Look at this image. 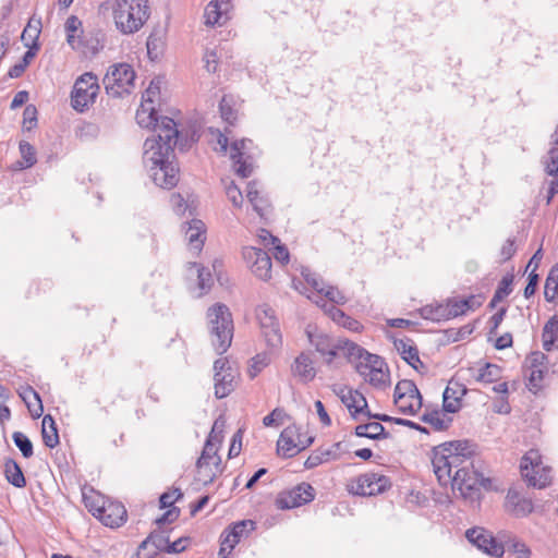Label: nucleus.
Instances as JSON below:
<instances>
[{
	"mask_svg": "<svg viewBox=\"0 0 558 558\" xmlns=\"http://www.w3.org/2000/svg\"><path fill=\"white\" fill-rule=\"evenodd\" d=\"M140 126L153 129L154 134L144 143L143 163L153 182L166 190L174 187L179 182V167L174 161V147L185 144L180 140V132L173 119L159 117L155 108H146L136 112Z\"/></svg>",
	"mask_w": 558,
	"mask_h": 558,
	"instance_id": "1",
	"label": "nucleus"
},
{
	"mask_svg": "<svg viewBox=\"0 0 558 558\" xmlns=\"http://www.w3.org/2000/svg\"><path fill=\"white\" fill-rule=\"evenodd\" d=\"M475 445L469 440L444 442L434 447L432 465L440 485H451L452 492L464 499L474 500L480 488L489 480L476 466Z\"/></svg>",
	"mask_w": 558,
	"mask_h": 558,
	"instance_id": "2",
	"label": "nucleus"
},
{
	"mask_svg": "<svg viewBox=\"0 0 558 558\" xmlns=\"http://www.w3.org/2000/svg\"><path fill=\"white\" fill-rule=\"evenodd\" d=\"M210 343L217 354H223L232 343L234 325L229 307L216 303L207 310Z\"/></svg>",
	"mask_w": 558,
	"mask_h": 558,
	"instance_id": "3",
	"label": "nucleus"
},
{
	"mask_svg": "<svg viewBox=\"0 0 558 558\" xmlns=\"http://www.w3.org/2000/svg\"><path fill=\"white\" fill-rule=\"evenodd\" d=\"M150 16L148 0H116L113 19L117 28L125 35L138 32Z\"/></svg>",
	"mask_w": 558,
	"mask_h": 558,
	"instance_id": "4",
	"label": "nucleus"
},
{
	"mask_svg": "<svg viewBox=\"0 0 558 558\" xmlns=\"http://www.w3.org/2000/svg\"><path fill=\"white\" fill-rule=\"evenodd\" d=\"M520 470L523 478L533 487L544 488L550 484L551 469L543 465L537 450H530L524 454Z\"/></svg>",
	"mask_w": 558,
	"mask_h": 558,
	"instance_id": "5",
	"label": "nucleus"
},
{
	"mask_svg": "<svg viewBox=\"0 0 558 558\" xmlns=\"http://www.w3.org/2000/svg\"><path fill=\"white\" fill-rule=\"evenodd\" d=\"M134 80L135 72L132 66L126 63H120L109 68L104 77V85L108 94L120 97L124 93H130Z\"/></svg>",
	"mask_w": 558,
	"mask_h": 558,
	"instance_id": "6",
	"label": "nucleus"
},
{
	"mask_svg": "<svg viewBox=\"0 0 558 558\" xmlns=\"http://www.w3.org/2000/svg\"><path fill=\"white\" fill-rule=\"evenodd\" d=\"M99 85L97 77L92 73L80 76L71 93V105L74 110L84 112L94 101L98 94Z\"/></svg>",
	"mask_w": 558,
	"mask_h": 558,
	"instance_id": "7",
	"label": "nucleus"
},
{
	"mask_svg": "<svg viewBox=\"0 0 558 558\" xmlns=\"http://www.w3.org/2000/svg\"><path fill=\"white\" fill-rule=\"evenodd\" d=\"M356 372L377 389H385L390 384V375L385 361L377 354L367 355L366 362L355 365Z\"/></svg>",
	"mask_w": 558,
	"mask_h": 558,
	"instance_id": "8",
	"label": "nucleus"
},
{
	"mask_svg": "<svg viewBox=\"0 0 558 558\" xmlns=\"http://www.w3.org/2000/svg\"><path fill=\"white\" fill-rule=\"evenodd\" d=\"M301 275L304 278V280L306 281V283L308 286H311V288L314 291L317 292L318 300H315V303L317 305H319L320 302H323V304H322L323 308H324V304H327L325 299H327L328 301L333 303L332 305L344 304L348 301L345 295L338 288L332 287V286L325 287L323 279L315 272H312V270L310 268L303 267L301 270Z\"/></svg>",
	"mask_w": 558,
	"mask_h": 558,
	"instance_id": "9",
	"label": "nucleus"
},
{
	"mask_svg": "<svg viewBox=\"0 0 558 558\" xmlns=\"http://www.w3.org/2000/svg\"><path fill=\"white\" fill-rule=\"evenodd\" d=\"M256 318L267 345L278 348L281 344L282 338L274 308L268 304L258 305L256 307Z\"/></svg>",
	"mask_w": 558,
	"mask_h": 558,
	"instance_id": "10",
	"label": "nucleus"
},
{
	"mask_svg": "<svg viewBox=\"0 0 558 558\" xmlns=\"http://www.w3.org/2000/svg\"><path fill=\"white\" fill-rule=\"evenodd\" d=\"M253 142L247 138L234 141L230 147V158L233 161L235 173L241 178H248L253 171L254 156L251 151Z\"/></svg>",
	"mask_w": 558,
	"mask_h": 558,
	"instance_id": "11",
	"label": "nucleus"
},
{
	"mask_svg": "<svg viewBox=\"0 0 558 558\" xmlns=\"http://www.w3.org/2000/svg\"><path fill=\"white\" fill-rule=\"evenodd\" d=\"M243 258L252 272L260 280L268 281L271 278V258L263 248L246 246L242 252Z\"/></svg>",
	"mask_w": 558,
	"mask_h": 558,
	"instance_id": "12",
	"label": "nucleus"
},
{
	"mask_svg": "<svg viewBox=\"0 0 558 558\" xmlns=\"http://www.w3.org/2000/svg\"><path fill=\"white\" fill-rule=\"evenodd\" d=\"M465 536L471 544L492 557L499 558L505 553L502 544L483 527L469 529Z\"/></svg>",
	"mask_w": 558,
	"mask_h": 558,
	"instance_id": "13",
	"label": "nucleus"
},
{
	"mask_svg": "<svg viewBox=\"0 0 558 558\" xmlns=\"http://www.w3.org/2000/svg\"><path fill=\"white\" fill-rule=\"evenodd\" d=\"M255 529V522L252 520H242L234 523L231 527L223 531L220 536L221 546L219 557L227 558L241 538Z\"/></svg>",
	"mask_w": 558,
	"mask_h": 558,
	"instance_id": "14",
	"label": "nucleus"
},
{
	"mask_svg": "<svg viewBox=\"0 0 558 558\" xmlns=\"http://www.w3.org/2000/svg\"><path fill=\"white\" fill-rule=\"evenodd\" d=\"M315 498V489L308 483H301L282 494L277 499L280 509H293L311 502Z\"/></svg>",
	"mask_w": 558,
	"mask_h": 558,
	"instance_id": "15",
	"label": "nucleus"
},
{
	"mask_svg": "<svg viewBox=\"0 0 558 558\" xmlns=\"http://www.w3.org/2000/svg\"><path fill=\"white\" fill-rule=\"evenodd\" d=\"M94 517L99 519L107 526L119 527L125 523L128 512L121 502L107 500L95 509Z\"/></svg>",
	"mask_w": 558,
	"mask_h": 558,
	"instance_id": "16",
	"label": "nucleus"
},
{
	"mask_svg": "<svg viewBox=\"0 0 558 558\" xmlns=\"http://www.w3.org/2000/svg\"><path fill=\"white\" fill-rule=\"evenodd\" d=\"M390 486L388 476L369 472L359 477L354 493L360 496H374L384 493Z\"/></svg>",
	"mask_w": 558,
	"mask_h": 558,
	"instance_id": "17",
	"label": "nucleus"
},
{
	"mask_svg": "<svg viewBox=\"0 0 558 558\" xmlns=\"http://www.w3.org/2000/svg\"><path fill=\"white\" fill-rule=\"evenodd\" d=\"M298 433V426L291 425L286 427L278 439V451L282 452L284 457H293L301 450L310 447L314 437H307L304 441H296L295 434Z\"/></svg>",
	"mask_w": 558,
	"mask_h": 558,
	"instance_id": "18",
	"label": "nucleus"
},
{
	"mask_svg": "<svg viewBox=\"0 0 558 558\" xmlns=\"http://www.w3.org/2000/svg\"><path fill=\"white\" fill-rule=\"evenodd\" d=\"M291 373L292 376L296 378L299 383H311L316 377L317 374L311 354L306 352L300 353L291 364Z\"/></svg>",
	"mask_w": 558,
	"mask_h": 558,
	"instance_id": "19",
	"label": "nucleus"
},
{
	"mask_svg": "<svg viewBox=\"0 0 558 558\" xmlns=\"http://www.w3.org/2000/svg\"><path fill=\"white\" fill-rule=\"evenodd\" d=\"M505 507L508 512L517 518L529 515L534 508L530 498L524 497L513 488H510L507 493Z\"/></svg>",
	"mask_w": 558,
	"mask_h": 558,
	"instance_id": "20",
	"label": "nucleus"
},
{
	"mask_svg": "<svg viewBox=\"0 0 558 558\" xmlns=\"http://www.w3.org/2000/svg\"><path fill=\"white\" fill-rule=\"evenodd\" d=\"M342 442H335L329 448H318L314 450L304 462L305 469H314L325 462L338 460L342 452Z\"/></svg>",
	"mask_w": 558,
	"mask_h": 558,
	"instance_id": "21",
	"label": "nucleus"
},
{
	"mask_svg": "<svg viewBox=\"0 0 558 558\" xmlns=\"http://www.w3.org/2000/svg\"><path fill=\"white\" fill-rule=\"evenodd\" d=\"M310 342L320 353L327 364H330L336 357H339V340L333 341L326 335L308 333Z\"/></svg>",
	"mask_w": 558,
	"mask_h": 558,
	"instance_id": "22",
	"label": "nucleus"
},
{
	"mask_svg": "<svg viewBox=\"0 0 558 558\" xmlns=\"http://www.w3.org/2000/svg\"><path fill=\"white\" fill-rule=\"evenodd\" d=\"M481 302L474 295L464 299L450 298L446 302L449 319L464 315L468 311H474L481 306Z\"/></svg>",
	"mask_w": 558,
	"mask_h": 558,
	"instance_id": "23",
	"label": "nucleus"
},
{
	"mask_svg": "<svg viewBox=\"0 0 558 558\" xmlns=\"http://www.w3.org/2000/svg\"><path fill=\"white\" fill-rule=\"evenodd\" d=\"M342 403L349 409L354 420H359V415L365 416L368 412L367 400L357 390H348L347 396H342Z\"/></svg>",
	"mask_w": 558,
	"mask_h": 558,
	"instance_id": "24",
	"label": "nucleus"
},
{
	"mask_svg": "<svg viewBox=\"0 0 558 558\" xmlns=\"http://www.w3.org/2000/svg\"><path fill=\"white\" fill-rule=\"evenodd\" d=\"M395 347L401 357L414 369H418V366H424L420 360L418 350L411 339H397L395 340Z\"/></svg>",
	"mask_w": 558,
	"mask_h": 558,
	"instance_id": "25",
	"label": "nucleus"
},
{
	"mask_svg": "<svg viewBox=\"0 0 558 558\" xmlns=\"http://www.w3.org/2000/svg\"><path fill=\"white\" fill-rule=\"evenodd\" d=\"M187 226L189 227L185 231V234L190 250L194 251L195 253H199L205 241V225L202 220L192 219L190 222H187Z\"/></svg>",
	"mask_w": 558,
	"mask_h": 558,
	"instance_id": "26",
	"label": "nucleus"
},
{
	"mask_svg": "<svg viewBox=\"0 0 558 558\" xmlns=\"http://www.w3.org/2000/svg\"><path fill=\"white\" fill-rule=\"evenodd\" d=\"M367 355H373L359 344L349 340L339 339V356L345 357L349 362H366Z\"/></svg>",
	"mask_w": 558,
	"mask_h": 558,
	"instance_id": "27",
	"label": "nucleus"
},
{
	"mask_svg": "<svg viewBox=\"0 0 558 558\" xmlns=\"http://www.w3.org/2000/svg\"><path fill=\"white\" fill-rule=\"evenodd\" d=\"M324 310L328 314V316L338 325L351 331H360L362 329V325L359 320L348 316L343 311L338 308L336 305L324 304Z\"/></svg>",
	"mask_w": 558,
	"mask_h": 558,
	"instance_id": "28",
	"label": "nucleus"
},
{
	"mask_svg": "<svg viewBox=\"0 0 558 558\" xmlns=\"http://www.w3.org/2000/svg\"><path fill=\"white\" fill-rule=\"evenodd\" d=\"M354 434L357 437H365L373 440L386 439L390 437V434L379 422L360 424L355 427Z\"/></svg>",
	"mask_w": 558,
	"mask_h": 558,
	"instance_id": "29",
	"label": "nucleus"
},
{
	"mask_svg": "<svg viewBox=\"0 0 558 558\" xmlns=\"http://www.w3.org/2000/svg\"><path fill=\"white\" fill-rule=\"evenodd\" d=\"M21 160L12 165L13 170H24L32 168L37 162L36 150L33 145L26 141H21L19 144Z\"/></svg>",
	"mask_w": 558,
	"mask_h": 558,
	"instance_id": "30",
	"label": "nucleus"
},
{
	"mask_svg": "<svg viewBox=\"0 0 558 558\" xmlns=\"http://www.w3.org/2000/svg\"><path fill=\"white\" fill-rule=\"evenodd\" d=\"M43 441L48 448H54L59 445V434L54 418L47 414L41 422Z\"/></svg>",
	"mask_w": 558,
	"mask_h": 558,
	"instance_id": "31",
	"label": "nucleus"
},
{
	"mask_svg": "<svg viewBox=\"0 0 558 558\" xmlns=\"http://www.w3.org/2000/svg\"><path fill=\"white\" fill-rule=\"evenodd\" d=\"M21 398L25 402L31 415L38 418L43 415L44 407L39 393L32 387H26L20 392Z\"/></svg>",
	"mask_w": 558,
	"mask_h": 558,
	"instance_id": "32",
	"label": "nucleus"
},
{
	"mask_svg": "<svg viewBox=\"0 0 558 558\" xmlns=\"http://www.w3.org/2000/svg\"><path fill=\"white\" fill-rule=\"evenodd\" d=\"M246 197L252 204L253 209L260 216L264 217L267 214L269 207L268 201L259 194L257 183L255 181L250 182L246 189Z\"/></svg>",
	"mask_w": 558,
	"mask_h": 558,
	"instance_id": "33",
	"label": "nucleus"
},
{
	"mask_svg": "<svg viewBox=\"0 0 558 558\" xmlns=\"http://www.w3.org/2000/svg\"><path fill=\"white\" fill-rule=\"evenodd\" d=\"M4 476L7 481L16 488H23L26 480L21 466L13 459H7L4 462Z\"/></svg>",
	"mask_w": 558,
	"mask_h": 558,
	"instance_id": "34",
	"label": "nucleus"
},
{
	"mask_svg": "<svg viewBox=\"0 0 558 558\" xmlns=\"http://www.w3.org/2000/svg\"><path fill=\"white\" fill-rule=\"evenodd\" d=\"M543 349L547 352L551 351L555 342L558 340V316H551L543 328L542 333Z\"/></svg>",
	"mask_w": 558,
	"mask_h": 558,
	"instance_id": "35",
	"label": "nucleus"
},
{
	"mask_svg": "<svg viewBox=\"0 0 558 558\" xmlns=\"http://www.w3.org/2000/svg\"><path fill=\"white\" fill-rule=\"evenodd\" d=\"M77 45L80 47H72L73 50L80 51L85 57H93L99 52L102 48L100 40L94 36H87L83 34L82 36H77Z\"/></svg>",
	"mask_w": 558,
	"mask_h": 558,
	"instance_id": "36",
	"label": "nucleus"
},
{
	"mask_svg": "<svg viewBox=\"0 0 558 558\" xmlns=\"http://www.w3.org/2000/svg\"><path fill=\"white\" fill-rule=\"evenodd\" d=\"M66 33V43L72 47H80L77 45V36L84 34L82 29V21L76 15H70L64 24Z\"/></svg>",
	"mask_w": 558,
	"mask_h": 558,
	"instance_id": "37",
	"label": "nucleus"
},
{
	"mask_svg": "<svg viewBox=\"0 0 558 558\" xmlns=\"http://www.w3.org/2000/svg\"><path fill=\"white\" fill-rule=\"evenodd\" d=\"M545 300L549 303L556 302L558 298V263L549 270L544 288Z\"/></svg>",
	"mask_w": 558,
	"mask_h": 558,
	"instance_id": "38",
	"label": "nucleus"
},
{
	"mask_svg": "<svg viewBox=\"0 0 558 558\" xmlns=\"http://www.w3.org/2000/svg\"><path fill=\"white\" fill-rule=\"evenodd\" d=\"M421 396L420 390L417 389L414 381L409 379L400 380L395 388L393 393V402L395 403H402V397L404 398H412V397Z\"/></svg>",
	"mask_w": 558,
	"mask_h": 558,
	"instance_id": "39",
	"label": "nucleus"
},
{
	"mask_svg": "<svg viewBox=\"0 0 558 558\" xmlns=\"http://www.w3.org/2000/svg\"><path fill=\"white\" fill-rule=\"evenodd\" d=\"M501 368L493 363H485L477 369L475 379L481 383L490 384L499 379Z\"/></svg>",
	"mask_w": 558,
	"mask_h": 558,
	"instance_id": "40",
	"label": "nucleus"
},
{
	"mask_svg": "<svg viewBox=\"0 0 558 558\" xmlns=\"http://www.w3.org/2000/svg\"><path fill=\"white\" fill-rule=\"evenodd\" d=\"M421 315L423 318L433 322H441L449 319L446 303L426 305L421 310Z\"/></svg>",
	"mask_w": 558,
	"mask_h": 558,
	"instance_id": "41",
	"label": "nucleus"
},
{
	"mask_svg": "<svg viewBox=\"0 0 558 558\" xmlns=\"http://www.w3.org/2000/svg\"><path fill=\"white\" fill-rule=\"evenodd\" d=\"M233 378L232 373H225L223 375L214 378L215 379V396L217 399H222L231 393L233 390Z\"/></svg>",
	"mask_w": 558,
	"mask_h": 558,
	"instance_id": "42",
	"label": "nucleus"
},
{
	"mask_svg": "<svg viewBox=\"0 0 558 558\" xmlns=\"http://www.w3.org/2000/svg\"><path fill=\"white\" fill-rule=\"evenodd\" d=\"M204 16L207 25L222 24L229 20L228 13L217 7V3L211 1L206 5Z\"/></svg>",
	"mask_w": 558,
	"mask_h": 558,
	"instance_id": "43",
	"label": "nucleus"
},
{
	"mask_svg": "<svg viewBox=\"0 0 558 558\" xmlns=\"http://www.w3.org/2000/svg\"><path fill=\"white\" fill-rule=\"evenodd\" d=\"M421 421L432 425L436 430H445L449 427L452 420H445L441 417V414L438 410H434L432 412L424 413L421 417Z\"/></svg>",
	"mask_w": 558,
	"mask_h": 558,
	"instance_id": "44",
	"label": "nucleus"
},
{
	"mask_svg": "<svg viewBox=\"0 0 558 558\" xmlns=\"http://www.w3.org/2000/svg\"><path fill=\"white\" fill-rule=\"evenodd\" d=\"M402 403H395L398 408L399 412L407 415H414L422 408L423 399L422 396H416L412 398L402 397Z\"/></svg>",
	"mask_w": 558,
	"mask_h": 558,
	"instance_id": "45",
	"label": "nucleus"
},
{
	"mask_svg": "<svg viewBox=\"0 0 558 558\" xmlns=\"http://www.w3.org/2000/svg\"><path fill=\"white\" fill-rule=\"evenodd\" d=\"M14 445L20 449L24 458H31L34 454L31 439L22 432H14L12 435Z\"/></svg>",
	"mask_w": 558,
	"mask_h": 558,
	"instance_id": "46",
	"label": "nucleus"
},
{
	"mask_svg": "<svg viewBox=\"0 0 558 558\" xmlns=\"http://www.w3.org/2000/svg\"><path fill=\"white\" fill-rule=\"evenodd\" d=\"M39 34L40 22H38V25L35 26L28 23L22 33V40L25 43V46H33L35 50H38L39 46L37 44V39L39 37Z\"/></svg>",
	"mask_w": 558,
	"mask_h": 558,
	"instance_id": "47",
	"label": "nucleus"
},
{
	"mask_svg": "<svg viewBox=\"0 0 558 558\" xmlns=\"http://www.w3.org/2000/svg\"><path fill=\"white\" fill-rule=\"evenodd\" d=\"M216 444L217 442L211 441V439L206 440L204 449L202 451V454L196 462V466L198 469H202L204 465H208L209 461L211 459H214L215 457L218 458V456H217L218 449L216 447Z\"/></svg>",
	"mask_w": 558,
	"mask_h": 558,
	"instance_id": "48",
	"label": "nucleus"
},
{
	"mask_svg": "<svg viewBox=\"0 0 558 558\" xmlns=\"http://www.w3.org/2000/svg\"><path fill=\"white\" fill-rule=\"evenodd\" d=\"M513 275L508 274L499 281L498 287L494 293L495 301H502L512 292Z\"/></svg>",
	"mask_w": 558,
	"mask_h": 558,
	"instance_id": "49",
	"label": "nucleus"
},
{
	"mask_svg": "<svg viewBox=\"0 0 558 558\" xmlns=\"http://www.w3.org/2000/svg\"><path fill=\"white\" fill-rule=\"evenodd\" d=\"M454 391L447 387L444 391L442 409L447 413H456L460 409V398L454 397Z\"/></svg>",
	"mask_w": 558,
	"mask_h": 558,
	"instance_id": "50",
	"label": "nucleus"
},
{
	"mask_svg": "<svg viewBox=\"0 0 558 558\" xmlns=\"http://www.w3.org/2000/svg\"><path fill=\"white\" fill-rule=\"evenodd\" d=\"M288 417L286 411L281 408H276L275 410H272L268 415H266L264 418H263V424L266 426V427H270V426H279L281 424H283V420Z\"/></svg>",
	"mask_w": 558,
	"mask_h": 558,
	"instance_id": "51",
	"label": "nucleus"
},
{
	"mask_svg": "<svg viewBox=\"0 0 558 558\" xmlns=\"http://www.w3.org/2000/svg\"><path fill=\"white\" fill-rule=\"evenodd\" d=\"M197 267V278H198V287L203 292H206L210 289L213 284L211 272L197 264H194Z\"/></svg>",
	"mask_w": 558,
	"mask_h": 558,
	"instance_id": "52",
	"label": "nucleus"
},
{
	"mask_svg": "<svg viewBox=\"0 0 558 558\" xmlns=\"http://www.w3.org/2000/svg\"><path fill=\"white\" fill-rule=\"evenodd\" d=\"M473 328L469 325L461 327L460 329L450 328L445 330V335L449 342H458L464 339L466 336L471 335Z\"/></svg>",
	"mask_w": 558,
	"mask_h": 558,
	"instance_id": "53",
	"label": "nucleus"
},
{
	"mask_svg": "<svg viewBox=\"0 0 558 558\" xmlns=\"http://www.w3.org/2000/svg\"><path fill=\"white\" fill-rule=\"evenodd\" d=\"M37 124V109L33 105L25 107L23 112V126L27 131H31Z\"/></svg>",
	"mask_w": 558,
	"mask_h": 558,
	"instance_id": "54",
	"label": "nucleus"
},
{
	"mask_svg": "<svg viewBox=\"0 0 558 558\" xmlns=\"http://www.w3.org/2000/svg\"><path fill=\"white\" fill-rule=\"evenodd\" d=\"M148 541L155 546L157 550L168 553V545L170 543L169 536L159 532H151L148 535Z\"/></svg>",
	"mask_w": 558,
	"mask_h": 558,
	"instance_id": "55",
	"label": "nucleus"
},
{
	"mask_svg": "<svg viewBox=\"0 0 558 558\" xmlns=\"http://www.w3.org/2000/svg\"><path fill=\"white\" fill-rule=\"evenodd\" d=\"M183 497V494L181 489L174 488L172 492H166L161 494L159 498L160 508H169L171 507L177 500Z\"/></svg>",
	"mask_w": 558,
	"mask_h": 558,
	"instance_id": "56",
	"label": "nucleus"
},
{
	"mask_svg": "<svg viewBox=\"0 0 558 558\" xmlns=\"http://www.w3.org/2000/svg\"><path fill=\"white\" fill-rule=\"evenodd\" d=\"M226 427V421L222 416H219L211 427L209 436L207 439H211V441L220 444L222 441V434Z\"/></svg>",
	"mask_w": 558,
	"mask_h": 558,
	"instance_id": "57",
	"label": "nucleus"
},
{
	"mask_svg": "<svg viewBox=\"0 0 558 558\" xmlns=\"http://www.w3.org/2000/svg\"><path fill=\"white\" fill-rule=\"evenodd\" d=\"M226 194L228 198L232 202L233 206L241 207L243 203V195L241 190L234 182H231L228 186H226Z\"/></svg>",
	"mask_w": 558,
	"mask_h": 558,
	"instance_id": "58",
	"label": "nucleus"
},
{
	"mask_svg": "<svg viewBox=\"0 0 558 558\" xmlns=\"http://www.w3.org/2000/svg\"><path fill=\"white\" fill-rule=\"evenodd\" d=\"M219 109L221 113V118L230 123L233 124V122L236 119V112L233 110V108L228 104L226 97H223L219 104Z\"/></svg>",
	"mask_w": 558,
	"mask_h": 558,
	"instance_id": "59",
	"label": "nucleus"
},
{
	"mask_svg": "<svg viewBox=\"0 0 558 558\" xmlns=\"http://www.w3.org/2000/svg\"><path fill=\"white\" fill-rule=\"evenodd\" d=\"M242 448V430L239 429L232 437V441L229 448V458H234L240 454Z\"/></svg>",
	"mask_w": 558,
	"mask_h": 558,
	"instance_id": "60",
	"label": "nucleus"
},
{
	"mask_svg": "<svg viewBox=\"0 0 558 558\" xmlns=\"http://www.w3.org/2000/svg\"><path fill=\"white\" fill-rule=\"evenodd\" d=\"M538 280H539V277L538 275L535 272V270H532L530 274H529V277H527V284L524 289V296L526 299L531 298L532 295H534L535 291H536V287L538 284Z\"/></svg>",
	"mask_w": 558,
	"mask_h": 558,
	"instance_id": "61",
	"label": "nucleus"
},
{
	"mask_svg": "<svg viewBox=\"0 0 558 558\" xmlns=\"http://www.w3.org/2000/svg\"><path fill=\"white\" fill-rule=\"evenodd\" d=\"M506 313H507V308L501 307L490 317V319H489V324H490L489 333L490 335L496 333L498 327L500 326V324L502 323V320L506 316Z\"/></svg>",
	"mask_w": 558,
	"mask_h": 558,
	"instance_id": "62",
	"label": "nucleus"
},
{
	"mask_svg": "<svg viewBox=\"0 0 558 558\" xmlns=\"http://www.w3.org/2000/svg\"><path fill=\"white\" fill-rule=\"evenodd\" d=\"M205 68L209 73H215L218 66V56L216 51H206L204 56Z\"/></svg>",
	"mask_w": 558,
	"mask_h": 558,
	"instance_id": "63",
	"label": "nucleus"
},
{
	"mask_svg": "<svg viewBox=\"0 0 558 558\" xmlns=\"http://www.w3.org/2000/svg\"><path fill=\"white\" fill-rule=\"evenodd\" d=\"M170 203L177 214H183L186 209V203L180 194H172Z\"/></svg>",
	"mask_w": 558,
	"mask_h": 558,
	"instance_id": "64",
	"label": "nucleus"
}]
</instances>
